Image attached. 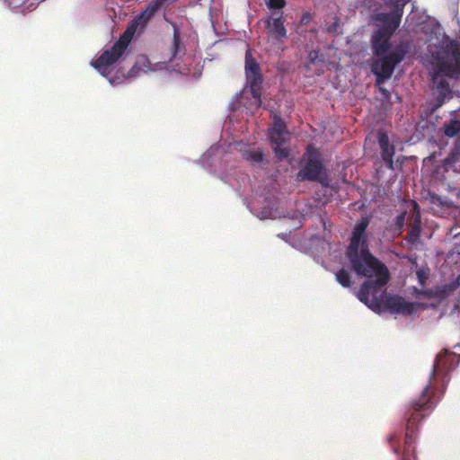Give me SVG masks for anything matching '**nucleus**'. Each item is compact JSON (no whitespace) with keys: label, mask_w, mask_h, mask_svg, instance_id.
<instances>
[{"label":"nucleus","mask_w":460,"mask_h":460,"mask_svg":"<svg viewBox=\"0 0 460 460\" xmlns=\"http://www.w3.org/2000/svg\"><path fill=\"white\" fill-rule=\"evenodd\" d=\"M247 84L250 87L252 96L255 100L256 108L261 105V84L263 82L262 75L261 72L245 75Z\"/></svg>","instance_id":"nucleus-11"},{"label":"nucleus","mask_w":460,"mask_h":460,"mask_svg":"<svg viewBox=\"0 0 460 460\" xmlns=\"http://www.w3.org/2000/svg\"><path fill=\"white\" fill-rule=\"evenodd\" d=\"M416 303L408 302L398 295H387L382 302V311L394 314L411 315L415 313Z\"/></svg>","instance_id":"nucleus-8"},{"label":"nucleus","mask_w":460,"mask_h":460,"mask_svg":"<svg viewBox=\"0 0 460 460\" xmlns=\"http://www.w3.org/2000/svg\"><path fill=\"white\" fill-rule=\"evenodd\" d=\"M243 156L252 164H257L263 161V152L260 148L246 150L243 153Z\"/></svg>","instance_id":"nucleus-18"},{"label":"nucleus","mask_w":460,"mask_h":460,"mask_svg":"<svg viewBox=\"0 0 460 460\" xmlns=\"http://www.w3.org/2000/svg\"><path fill=\"white\" fill-rule=\"evenodd\" d=\"M284 120L279 117H276L270 133L285 134L287 132Z\"/></svg>","instance_id":"nucleus-22"},{"label":"nucleus","mask_w":460,"mask_h":460,"mask_svg":"<svg viewBox=\"0 0 460 460\" xmlns=\"http://www.w3.org/2000/svg\"><path fill=\"white\" fill-rule=\"evenodd\" d=\"M421 232V220L420 215H416L411 224L410 230L406 235V241L411 244H416L419 242Z\"/></svg>","instance_id":"nucleus-15"},{"label":"nucleus","mask_w":460,"mask_h":460,"mask_svg":"<svg viewBox=\"0 0 460 460\" xmlns=\"http://www.w3.org/2000/svg\"><path fill=\"white\" fill-rule=\"evenodd\" d=\"M44 0H24L22 4L10 1L8 7L14 13L25 14L27 12L35 10L38 4Z\"/></svg>","instance_id":"nucleus-14"},{"label":"nucleus","mask_w":460,"mask_h":460,"mask_svg":"<svg viewBox=\"0 0 460 460\" xmlns=\"http://www.w3.org/2000/svg\"><path fill=\"white\" fill-rule=\"evenodd\" d=\"M385 164H386V166L391 169V170H394V159L393 158H389V159H386L384 161Z\"/></svg>","instance_id":"nucleus-29"},{"label":"nucleus","mask_w":460,"mask_h":460,"mask_svg":"<svg viewBox=\"0 0 460 460\" xmlns=\"http://www.w3.org/2000/svg\"><path fill=\"white\" fill-rule=\"evenodd\" d=\"M265 28L267 30L268 36L279 43H282L287 38L288 31L285 28L282 15L274 19L269 18L266 20Z\"/></svg>","instance_id":"nucleus-10"},{"label":"nucleus","mask_w":460,"mask_h":460,"mask_svg":"<svg viewBox=\"0 0 460 460\" xmlns=\"http://www.w3.org/2000/svg\"><path fill=\"white\" fill-rule=\"evenodd\" d=\"M409 47L402 43L397 45L392 52L378 57L371 64V71L376 76V84H381L389 79L395 66L400 64L408 53Z\"/></svg>","instance_id":"nucleus-5"},{"label":"nucleus","mask_w":460,"mask_h":460,"mask_svg":"<svg viewBox=\"0 0 460 460\" xmlns=\"http://www.w3.org/2000/svg\"><path fill=\"white\" fill-rule=\"evenodd\" d=\"M311 19H312V15L310 13H308V12L304 13L300 19V24L306 25L307 23L310 22Z\"/></svg>","instance_id":"nucleus-28"},{"label":"nucleus","mask_w":460,"mask_h":460,"mask_svg":"<svg viewBox=\"0 0 460 460\" xmlns=\"http://www.w3.org/2000/svg\"><path fill=\"white\" fill-rule=\"evenodd\" d=\"M369 217H361L355 224L347 257L353 270L368 279L362 283L358 292V299L376 313L382 312V302L385 293V288L390 279L387 267L376 258L368 249L367 238L365 234L369 225Z\"/></svg>","instance_id":"nucleus-1"},{"label":"nucleus","mask_w":460,"mask_h":460,"mask_svg":"<svg viewBox=\"0 0 460 460\" xmlns=\"http://www.w3.org/2000/svg\"><path fill=\"white\" fill-rule=\"evenodd\" d=\"M181 47V40L180 33L177 31H175L173 33L172 48H171V58H170L171 60L177 57V55L180 52Z\"/></svg>","instance_id":"nucleus-21"},{"label":"nucleus","mask_w":460,"mask_h":460,"mask_svg":"<svg viewBox=\"0 0 460 460\" xmlns=\"http://www.w3.org/2000/svg\"><path fill=\"white\" fill-rule=\"evenodd\" d=\"M340 19L338 17L334 18V22L329 25L326 29V31L330 34L337 35L340 33Z\"/></svg>","instance_id":"nucleus-26"},{"label":"nucleus","mask_w":460,"mask_h":460,"mask_svg":"<svg viewBox=\"0 0 460 460\" xmlns=\"http://www.w3.org/2000/svg\"><path fill=\"white\" fill-rule=\"evenodd\" d=\"M272 148L275 155L280 160L285 159L289 155V150L283 146H274Z\"/></svg>","instance_id":"nucleus-23"},{"label":"nucleus","mask_w":460,"mask_h":460,"mask_svg":"<svg viewBox=\"0 0 460 460\" xmlns=\"http://www.w3.org/2000/svg\"><path fill=\"white\" fill-rule=\"evenodd\" d=\"M284 135L285 134L270 133V139L272 147H274V146H283L285 142Z\"/></svg>","instance_id":"nucleus-24"},{"label":"nucleus","mask_w":460,"mask_h":460,"mask_svg":"<svg viewBox=\"0 0 460 460\" xmlns=\"http://www.w3.org/2000/svg\"><path fill=\"white\" fill-rule=\"evenodd\" d=\"M135 32L136 27L134 26V23H129L126 31L120 35L113 46L111 49L104 50L96 60L92 62V66L94 68L101 70L103 67H107L116 63L126 51Z\"/></svg>","instance_id":"nucleus-6"},{"label":"nucleus","mask_w":460,"mask_h":460,"mask_svg":"<svg viewBox=\"0 0 460 460\" xmlns=\"http://www.w3.org/2000/svg\"><path fill=\"white\" fill-rule=\"evenodd\" d=\"M410 0H384L386 6L392 8L390 13H377L373 16L377 30L394 33L399 28L403 14L404 6Z\"/></svg>","instance_id":"nucleus-7"},{"label":"nucleus","mask_w":460,"mask_h":460,"mask_svg":"<svg viewBox=\"0 0 460 460\" xmlns=\"http://www.w3.org/2000/svg\"><path fill=\"white\" fill-rule=\"evenodd\" d=\"M444 134L448 137H454L460 132V111L448 122L443 125Z\"/></svg>","instance_id":"nucleus-16"},{"label":"nucleus","mask_w":460,"mask_h":460,"mask_svg":"<svg viewBox=\"0 0 460 460\" xmlns=\"http://www.w3.org/2000/svg\"><path fill=\"white\" fill-rule=\"evenodd\" d=\"M377 139L383 161L393 158L395 153V147L394 146H390L388 135L385 132H379Z\"/></svg>","instance_id":"nucleus-13"},{"label":"nucleus","mask_w":460,"mask_h":460,"mask_svg":"<svg viewBox=\"0 0 460 460\" xmlns=\"http://www.w3.org/2000/svg\"><path fill=\"white\" fill-rule=\"evenodd\" d=\"M433 72L431 82L435 87L436 102L434 108L441 107L447 100L452 98L449 83L445 77L458 78L460 76V51L437 52L433 56Z\"/></svg>","instance_id":"nucleus-3"},{"label":"nucleus","mask_w":460,"mask_h":460,"mask_svg":"<svg viewBox=\"0 0 460 460\" xmlns=\"http://www.w3.org/2000/svg\"><path fill=\"white\" fill-rule=\"evenodd\" d=\"M394 33L391 31L386 32L385 31L376 30L371 36V47L372 52L376 57L384 56L387 54L391 49V39Z\"/></svg>","instance_id":"nucleus-9"},{"label":"nucleus","mask_w":460,"mask_h":460,"mask_svg":"<svg viewBox=\"0 0 460 460\" xmlns=\"http://www.w3.org/2000/svg\"><path fill=\"white\" fill-rule=\"evenodd\" d=\"M267 5L270 9H282L286 5V0H269Z\"/></svg>","instance_id":"nucleus-27"},{"label":"nucleus","mask_w":460,"mask_h":460,"mask_svg":"<svg viewBox=\"0 0 460 460\" xmlns=\"http://www.w3.org/2000/svg\"><path fill=\"white\" fill-rule=\"evenodd\" d=\"M261 67L258 62L252 58L251 49H247L245 53V75L259 73Z\"/></svg>","instance_id":"nucleus-17"},{"label":"nucleus","mask_w":460,"mask_h":460,"mask_svg":"<svg viewBox=\"0 0 460 460\" xmlns=\"http://www.w3.org/2000/svg\"><path fill=\"white\" fill-rule=\"evenodd\" d=\"M337 282L343 288H350L352 281L349 272L345 269H341L335 273Z\"/></svg>","instance_id":"nucleus-20"},{"label":"nucleus","mask_w":460,"mask_h":460,"mask_svg":"<svg viewBox=\"0 0 460 460\" xmlns=\"http://www.w3.org/2000/svg\"><path fill=\"white\" fill-rule=\"evenodd\" d=\"M318 150L312 146H308L303 155L305 164L296 174V180L299 181H316L323 187L330 186V176L324 167Z\"/></svg>","instance_id":"nucleus-4"},{"label":"nucleus","mask_w":460,"mask_h":460,"mask_svg":"<svg viewBox=\"0 0 460 460\" xmlns=\"http://www.w3.org/2000/svg\"><path fill=\"white\" fill-rule=\"evenodd\" d=\"M163 0H152L148 3L146 7L141 13L133 20L130 23H134V26L137 28V24L142 22L143 24L146 23L160 9L162 5Z\"/></svg>","instance_id":"nucleus-12"},{"label":"nucleus","mask_w":460,"mask_h":460,"mask_svg":"<svg viewBox=\"0 0 460 460\" xmlns=\"http://www.w3.org/2000/svg\"><path fill=\"white\" fill-rule=\"evenodd\" d=\"M149 69V62L146 57H140L137 58L135 65L129 71L130 76H136L140 70L147 72Z\"/></svg>","instance_id":"nucleus-19"},{"label":"nucleus","mask_w":460,"mask_h":460,"mask_svg":"<svg viewBox=\"0 0 460 460\" xmlns=\"http://www.w3.org/2000/svg\"><path fill=\"white\" fill-rule=\"evenodd\" d=\"M388 443L389 445L391 446V447L393 448V451L395 453V454H399L400 453V447L398 446V441H399V436L395 433L394 434H391L388 438Z\"/></svg>","instance_id":"nucleus-25"},{"label":"nucleus","mask_w":460,"mask_h":460,"mask_svg":"<svg viewBox=\"0 0 460 460\" xmlns=\"http://www.w3.org/2000/svg\"><path fill=\"white\" fill-rule=\"evenodd\" d=\"M460 362V354L441 350L435 360L429 384L424 387L420 397L413 400L405 413L407 417L406 431L404 438V451L402 460H410L411 454L415 458L414 443L418 431V423L425 417V411L433 409L431 402L433 391L431 390V380L437 376L443 375L444 372L453 370Z\"/></svg>","instance_id":"nucleus-2"}]
</instances>
